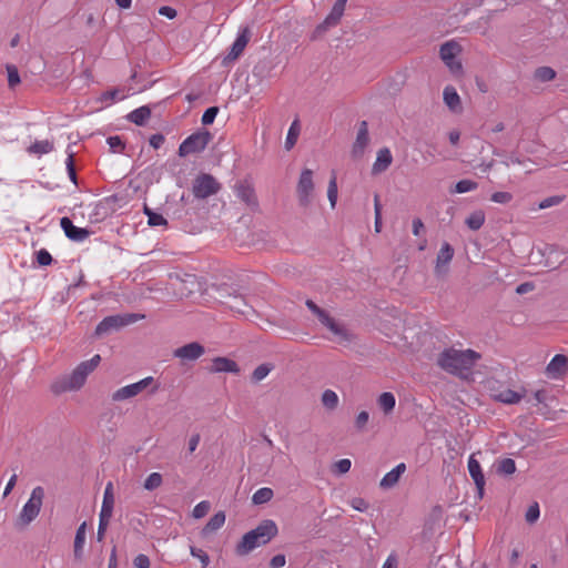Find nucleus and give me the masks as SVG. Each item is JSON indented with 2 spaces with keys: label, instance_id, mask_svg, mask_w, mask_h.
I'll use <instances>...</instances> for the list:
<instances>
[{
  "label": "nucleus",
  "instance_id": "nucleus-11",
  "mask_svg": "<svg viewBox=\"0 0 568 568\" xmlns=\"http://www.w3.org/2000/svg\"><path fill=\"white\" fill-rule=\"evenodd\" d=\"M42 506V499H28L17 519V526L20 528L27 527L32 520L37 518Z\"/></svg>",
  "mask_w": 568,
  "mask_h": 568
},
{
  "label": "nucleus",
  "instance_id": "nucleus-20",
  "mask_svg": "<svg viewBox=\"0 0 568 568\" xmlns=\"http://www.w3.org/2000/svg\"><path fill=\"white\" fill-rule=\"evenodd\" d=\"M393 162V155L388 148H382L377 151L376 160L372 166L373 174H381L385 172Z\"/></svg>",
  "mask_w": 568,
  "mask_h": 568
},
{
  "label": "nucleus",
  "instance_id": "nucleus-1",
  "mask_svg": "<svg viewBox=\"0 0 568 568\" xmlns=\"http://www.w3.org/2000/svg\"><path fill=\"white\" fill-rule=\"evenodd\" d=\"M480 357V354L473 349H457L450 347L439 354L437 364L442 369L452 375L467 378Z\"/></svg>",
  "mask_w": 568,
  "mask_h": 568
},
{
  "label": "nucleus",
  "instance_id": "nucleus-16",
  "mask_svg": "<svg viewBox=\"0 0 568 568\" xmlns=\"http://www.w3.org/2000/svg\"><path fill=\"white\" fill-rule=\"evenodd\" d=\"M568 371V358L562 354L552 357L546 367V373L550 378L557 379L562 377Z\"/></svg>",
  "mask_w": 568,
  "mask_h": 568
},
{
  "label": "nucleus",
  "instance_id": "nucleus-19",
  "mask_svg": "<svg viewBox=\"0 0 568 568\" xmlns=\"http://www.w3.org/2000/svg\"><path fill=\"white\" fill-rule=\"evenodd\" d=\"M123 326H125V322L122 320V315L106 316L97 325L95 334L101 336Z\"/></svg>",
  "mask_w": 568,
  "mask_h": 568
},
{
  "label": "nucleus",
  "instance_id": "nucleus-25",
  "mask_svg": "<svg viewBox=\"0 0 568 568\" xmlns=\"http://www.w3.org/2000/svg\"><path fill=\"white\" fill-rule=\"evenodd\" d=\"M493 469L499 476H510L516 471V463L511 458H499L494 462Z\"/></svg>",
  "mask_w": 568,
  "mask_h": 568
},
{
  "label": "nucleus",
  "instance_id": "nucleus-14",
  "mask_svg": "<svg viewBox=\"0 0 568 568\" xmlns=\"http://www.w3.org/2000/svg\"><path fill=\"white\" fill-rule=\"evenodd\" d=\"M60 226L64 231L65 236L74 242H83L91 234L89 230L73 225L72 221L67 216L60 220Z\"/></svg>",
  "mask_w": 568,
  "mask_h": 568
},
{
  "label": "nucleus",
  "instance_id": "nucleus-55",
  "mask_svg": "<svg viewBox=\"0 0 568 568\" xmlns=\"http://www.w3.org/2000/svg\"><path fill=\"white\" fill-rule=\"evenodd\" d=\"M307 308L321 321L327 313L325 310L318 307L312 300L306 301Z\"/></svg>",
  "mask_w": 568,
  "mask_h": 568
},
{
  "label": "nucleus",
  "instance_id": "nucleus-63",
  "mask_svg": "<svg viewBox=\"0 0 568 568\" xmlns=\"http://www.w3.org/2000/svg\"><path fill=\"white\" fill-rule=\"evenodd\" d=\"M159 14L166 17L168 19H174L176 17V10L169 6H163L159 9Z\"/></svg>",
  "mask_w": 568,
  "mask_h": 568
},
{
  "label": "nucleus",
  "instance_id": "nucleus-53",
  "mask_svg": "<svg viewBox=\"0 0 568 568\" xmlns=\"http://www.w3.org/2000/svg\"><path fill=\"white\" fill-rule=\"evenodd\" d=\"M561 202H562V196H559V195L549 196V197L544 199L539 203V209L545 210V209L558 205Z\"/></svg>",
  "mask_w": 568,
  "mask_h": 568
},
{
  "label": "nucleus",
  "instance_id": "nucleus-40",
  "mask_svg": "<svg viewBox=\"0 0 568 568\" xmlns=\"http://www.w3.org/2000/svg\"><path fill=\"white\" fill-rule=\"evenodd\" d=\"M556 77V72L550 67H540L535 72V78L541 82H548L554 80Z\"/></svg>",
  "mask_w": 568,
  "mask_h": 568
},
{
  "label": "nucleus",
  "instance_id": "nucleus-31",
  "mask_svg": "<svg viewBox=\"0 0 568 568\" xmlns=\"http://www.w3.org/2000/svg\"><path fill=\"white\" fill-rule=\"evenodd\" d=\"M523 396L524 395L521 393H518V392L507 388V389L500 390L495 397L497 400H499L504 404H516V403L520 402Z\"/></svg>",
  "mask_w": 568,
  "mask_h": 568
},
{
  "label": "nucleus",
  "instance_id": "nucleus-54",
  "mask_svg": "<svg viewBox=\"0 0 568 568\" xmlns=\"http://www.w3.org/2000/svg\"><path fill=\"white\" fill-rule=\"evenodd\" d=\"M347 503L358 511H366L369 508L367 499H347Z\"/></svg>",
  "mask_w": 568,
  "mask_h": 568
},
{
  "label": "nucleus",
  "instance_id": "nucleus-35",
  "mask_svg": "<svg viewBox=\"0 0 568 568\" xmlns=\"http://www.w3.org/2000/svg\"><path fill=\"white\" fill-rule=\"evenodd\" d=\"M298 134H300V125H298V121L295 120L291 124L287 135H286V140H285V149L286 150H291L295 145Z\"/></svg>",
  "mask_w": 568,
  "mask_h": 568
},
{
  "label": "nucleus",
  "instance_id": "nucleus-38",
  "mask_svg": "<svg viewBox=\"0 0 568 568\" xmlns=\"http://www.w3.org/2000/svg\"><path fill=\"white\" fill-rule=\"evenodd\" d=\"M144 213L146 214L148 223L151 226H162L168 223L162 214L153 212L148 206L144 207Z\"/></svg>",
  "mask_w": 568,
  "mask_h": 568
},
{
  "label": "nucleus",
  "instance_id": "nucleus-17",
  "mask_svg": "<svg viewBox=\"0 0 568 568\" xmlns=\"http://www.w3.org/2000/svg\"><path fill=\"white\" fill-rule=\"evenodd\" d=\"M369 143L368 124L366 121L359 122L356 140L353 144L352 154L355 158L362 156Z\"/></svg>",
  "mask_w": 568,
  "mask_h": 568
},
{
  "label": "nucleus",
  "instance_id": "nucleus-48",
  "mask_svg": "<svg viewBox=\"0 0 568 568\" xmlns=\"http://www.w3.org/2000/svg\"><path fill=\"white\" fill-rule=\"evenodd\" d=\"M271 372V367L266 364H262V365H258L254 371H253V374H252V378L255 381V382H261L262 379H264Z\"/></svg>",
  "mask_w": 568,
  "mask_h": 568
},
{
  "label": "nucleus",
  "instance_id": "nucleus-49",
  "mask_svg": "<svg viewBox=\"0 0 568 568\" xmlns=\"http://www.w3.org/2000/svg\"><path fill=\"white\" fill-rule=\"evenodd\" d=\"M217 113H219L217 106H211V108L206 109L201 119L202 124H204V125L212 124L214 122Z\"/></svg>",
  "mask_w": 568,
  "mask_h": 568
},
{
  "label": "nucleus",
  "instance_id": "nucleus-15",
  "mask_svg": "<svg viewBox=\"0 0 568 568\" xmlns=\"http://www.w3.org/2000/svg\"><path fill=\"white\" fill-rule=\"evenodd\" d=\"M468 500L463 499L458 505H449L452 509V517H459L465 521H468L473 518V516H477L478 511L481 509V506H477L476 500L474 499V504H471V509L468 508Z\"/></svg>",
  "mask_w": 568,
  "mask_h": 568
},
{
  "label": "nucleus",
  "instance_id": "nucleus-45",
  "mask_svg": "<svg viewBox=\"0 0 568 568\" xmlns=\"http://www.w3.org/2000/svg\"><path fill=\"white\" fill-rule=\"evenodd\" d=\"M352 462L348 458H343L333 465V471L343 475L349 471Z\"/></svg>",
  "mask_w": 568,
  "mask_h": 568
},
{
  "label": "nucleus",
  "instance_id": "nucleus-18",
  "mask_svg": "<svg viewBox=\"0 0 568 568\" xmlns=\"http://www.w3.org/2000/svg\"><path fill=\"white\" fill-rule=\"evenodd\" d=\"M454 250L448 243H444L436 257L435 274L443 276L447 273V266L453 260Z\"/></svg>",
  "mask_w": 568,
  "mask_h": 568
},
{
  "label": "nucleus",
  "instance_id": "nucleus-43",
  "mask_svg": "<svg viewBox=\"0 0 568 568\" xmlns=\"http://www.w3.org/2000/svg\"><path fill=\"white\" fill-rule=\"evenodd\" d=\"M539 514H540L539 505H538V503L535 501L527 509V511L525 514V519L528 524H534L539 518Z\"/></svg>",
  "mask_w": 568,
  "mask_h": 568
},
{
  "label": "nucleus",
  "instance_id": "nucleus-61",
  "mask_svg": "<svg viewBox=\"0 0 568 568\" xmlns=\"http://www.w3.org/2000/svg\"><path fill=\"white\" fill-rule=\"evenodd\" d=\"M286 564V558L284 555L282 554H278V555H275L271 561H270V566L271 568H282L284 567Z\"/></svg>",
  "mask_w": 568,
  "mask_h": 568
},
{
  "label": "nucleus",
  "instance_id": "nucleus-29",
  "mask_svg": "<svg viewBox=\"0 0 568 568\" xmlns=\"http://www.w3.org/2000/svg\"><path fill=\"white\" fill-rule=\"evenodd\" d=\"M225 523L224 511H217L213 517L210 518L207 524L204 526L203 535H209L219 530Z\"/></svg>",
  "mask_w": 568,
  "mask_h": 568
},
{
  "label": "nucleus",
  "instance_id": "nucleus-10",
  "mask_svg": "<svg viewBox=\"0 0 568 568\" xmlns=\"http://www.w3.org/2000/svg\"><path fill=\"white\" fill-rule=\"evenodd\" d=\"M251 38V30L248 27H242L239 30L237 37L231 45L230 52L224 58L223 63L227 64L230 62H234L240 58L243 53L245 47L247 45Z\"/></svg>",
  "mask_w": 568,
  "mask_h": 568
},
{
  "label": "nucleus",
  "instance_id": "nucleus-37",
  "mask_svg": "<svg viewBox=\"0 0 568 568\" xmlns=\"http://www.w3.org/2000/svg\"><path fill=\"white\" fill-rule=\"evenodd\" d=\"M478 187L477 182L471 180H460L455 184L454 190H450L452 193H467L475 191Z\"/></svg>",
  "mask_w": 568,
  "mask_h": 568
},
{
  "label": "nucleus",
  "instance_id": "nucleus-32",
  "mask_svg": "<svg viewBox=\"0 0 568 568\" xmlns=\"http://www.w3.org/2000/svg\"><path fill=\"white\" fill-rule=\"evenodd\" d=\"M465 223L470 230L477 231L485 223V213L481 210H477L469 214Z\"/></svg>",
  "mask_w": 568,
  "mask_h": 568
},
{
  "label": "nucleus",
  "instance_id": "nucleus-21",
  "mask_svg": "<svg viewBox=\"0 0 568 568\" xmlns=\"http://www.w3.org/2000/svg\"><path fill=\"white\" fill-rule=\"evenodd\" d=\"M320 322L335 336H337L339 341L351 339L348 331L342 324L337 323L333 317H331L328 313H326Z\"/></svg>",
  "mask_w": 568,
  "mask_h": 568
},
{
  "label": "nucleus",
  "instance_id": "nucleus-23",
  "mask_svg": "<svg viewBox=\"0 0 568 568\" xmlns=\"http://www.w3.org/2000/svg\"><path fill=\"white\" fill-rule=\"evenodd\" d=\"M406 465L404 463L398 464L395 466L390 471H388L381 480L379 485L382 488H392L394 487L400 476L405 473Z\"/></svg>",
  "mask_w": 568,
  "mask_h": 568
},
{
  "label": "nucleus",
  "instance_id": "nucleus-2",
  "mask_svg": "<svg viewBox=\"0 0 568 568\" xmlns=\"http://www.w3.org/2000/svg\"><path fill=\"white\" fill-rule=\"evenodd\" d=\"M278 534L277 525L272 519L262 520L254 529L243 535L235 546L237 556H246L254 549L267 545Z\"/></svg>",
  "mask_w": 568,
  "mask_h": 568
},
{
  "label": "nucleus",
  "instance_id": "nucleus-12",
  "mask_svg": "<svg viewBox=\"0 0 568 568\" xmlns=\"http://www.w3.org/2000/svg\"><path fill=\"white\" fill-rule=\"evenodd\" d=\"M234 193L236 197L245 203L247 206L255 209L258 206V201L255 190L247 181H240L234 185Z\"/></svg>",
  "mask_w": 568,
  "mask_h": 568
},
{
  "label": "nucleus",
  "instance_id": "nucleus-3",
  "mask_svg": "<svg viewBox=\"0 0 568 568\" xmlns=\"http://www.w3.org/2000/svg\"><path fill=\"white\" fill-rule=\"evenodd\" d=\"M100 362L101 356L98 354L89 361L81 362L70 375L54 382L52 390L60 394L80 389L84 385L88 375L99 366Z\"/></svg>",
  "mask_w": 568,
  "mask_h": 568
},
{
  "label": "nucleus",
  "instance_id": "nucleus-60",
  "mask_svg": "<svg viewBox=\"0 0 568 568\" xmlns=\"http://www.w3.org/2000/svg\"><path fill=\"white\" fill-rule=\"evenodd\" d=\"M133 565L136 568H149L150 567V559L146 555L140 554L138 555L134 560Z\"/></svg>",
  "mask_w": 568,
  "mask_h": 568
},
{
  "label": "nucleus",
  "instance_id": "nucleus-39",
  "mask_svg": "<svg viewBox=\"0 0 568 568\" xmlns=\"http://www.w3.org/2000/svg\"><path fill=\"white\" fill-rule=\"evenodd\" d=\"M337 194H338V190H337L336 175H335V173H333V175L328 182V187H327V197H328L332 209H334L336 205Z\"/></svg>",
  "mask_w": 568,
  "mask_h": 568
},
{
  "label": "nucleus",
  "instance_id": "nucleus-7",
  "mask_svg": "<svg viewBox=\"0 0 568 568\" xmlns=\"http://www.w3.org/2000/svg\"><path fill=\"white\" fill-rule=\"evenodd\" d=\"M154 383V378L152 376H148L136 383L123 386L119 389H116L111 398L113 402H122L130 399L132 397L138 396L140 393H142L144 389L150 387Z\"/></svg>",
  "mask_w": 568,
  "mask_h": 568
},
{
  "label": "nucleus",
  "instance_id": "nucleus-64",
  "mask_svg": "<svg viewBox=\"0 0 568 568\" xmlns=\"http://www.w3.org/2000/svg\"><path fill=\"white\" fill-rule=\"evenodd\" d=\"M398 561L396 556L389 555L385 562L383 564L382 568H397Z\"/></svg>",
  "mask_w": 568,
  "mask_h": 568
},
{
  "label": "nucleus",
  "instance_id": "nucleus-30",
  "mask_svg": "<svg viewBox=\"0 0 568 568\" xmlns=\"http://www.w3.org/2000/svg\"><path fill=\"white\" fill-rule=\"evenodd\" d=\"M346 2L347 0H336L331 13L327 16L325 20V23L336 24L344 13Z\"/></svg>",
  "mask_w": 568,
  "mask_h": 568
},
{
  "label": "nucleus",
  "instance_id": "nucleus-6",
  "mask_svg": "<svg viewBox=\"0 0 568 568\" xmlns=\"http://www.w3.org/2000/svg\"><path fill=\"white\" fill-rule=\"evenodd\" d=\"M220 190L221 184L211 174L202 173L193 181L192 192L196 199H207L215 195Z\"/></svg>",
  "mask_w": 568,
  "mask_h": 568
},
{
  "label": "nucleus",
  "instance_id": "nucleus-5",
  "mask_svg": "<svg viewBox=\"0 0 568 568\" xmlns=\"http://www.w3.org/2000/svg\"><path fill=\"white\" fill-rule=\"evenodd\" d=\"M314 181H313V171L310 169H304L301 172L298 183L296 186V194L298 199V203L303 207H308L314 199Z\"/></svg>",
  "mask_w": 568,
  "mask_h": 568
},
{
  "label": "nucleus",
  "instance_id": "nucleus-9",
  "mask_svg": "<svg viewBox=\"0 0 568 568\" xmlns=\"http://www.w3.org/2000/svg\"><path fill=\"white\" fill-rule=\"evenodd\" d=\"M477 455H481V453L480 452L473 453L469 456L468 462H467V468H468L469 476L471 477V479L476 486L478 497H484L486 479H485V475L483 473L480 463L476 458Z\"/></svg>",
  "mask_w": 568,
  "mask_h": 568
},
{
  "label": "nucleus",
  "instance_id": "nucleus-58",
  "mask_svg": "<svg viewBox=\"0 0 568 568\" xmlns=\"http://www.w3.org/2000/svg\"><path fill=\"white\" fill-rule=\"evenodd\" d=\"M233 302L234 303H229L230 308L241 314H245V311L241 306H247L246 302L241 296H234Z\"/></svg>",
  "mask_w": 568,
  "mask_h": 568
},
{
  "label": "nucleus",
  "instance_id": "nucleus-34",
  "mask_svg": "<svg viewBox=\"0 0 568 568\" xmlns=\"http://www.w3.org/2000/svg\"><path fill=\"white\" fill-rule=\"evenodd\" d=\"M53 150V144L48 140L36 141L30 145L29 152L38 155L47 154Z\"/></svg>",
  "mask_w": 568,
  "mask_h": 568
},
{
  "label": "nucleus",
  "instance_id": "nucleus-42",
  "mask_svg": "<svg viewBox=\"0 0 568 568\" xmlns=\"http://www.w3.org/2000/svg\"><path fill=\"white\" fill-rule=\"evenodd\" d=\"M106 206L103 203H97L93 207L92 214H90V220L94 222L102 221L106 216Z\"/></svg>",
  "mask_w": 568,
  "mask_h": 568
},
{
  "label": "nucleus",
  "instance_id": "nucleus-56",
  "mask_svg": "<svg viewBox=\"0 0 568 568\" xmlns=\"http://www.w3.org/2000/svg\"><path fill=\"white\" fill-rule=\"evenodd\" d=\"M65 165H67V170H68V174H69V178L70 180L73 182V183H77V174H75V168H74V160H73V154H69L67 161H65Z\"/></svg>",
  "mask_w": 568,
  "mask_h": 568
},
{
  "label": "nucleus",
  "instance_id": "nucleus-26",
  "mask_svg": "<svg viewBox=\"0 0 568 568\" xmlns=\"http://www.w3.org/2000/svg\"><path fill=\"white\" fill-rule=\"evenodd\" d=\"M150 116L151 109L148 105H143L131 111L128 114L126 119L136 125H144L145 122L150 119Z\"/></svg>",
  "mask_w": 568,
  "mask_h": 568
},
{
  "label": "nucleus",
  "instance_id": "nucleus-4",
  "mask_svg": "<svg viewBox=\"0 0 568 568\" xmlns=\"http://www.w3.org/2000/svg\"><path fill=\"white\" fill-rule=\"evenodd\" d=\"M212 139V134L206 131H197L187 136L179 146V154L186 156L189 154L203 151Z\"/></svg>",
  "mask_w": 568,
  "mask_h": 568
},
{
  "label": "nucleus",
  "instance_id": "nucleus-36",
  "mask_svg": "<svg viewBox=\"0 0 568 568\" xmlns=\"http://www.w3.org/2000/svg\"><path fill=\"white\" fill-rule=\"evenodd\" d=\"M114 500L115 499H103L99 521H101V523L104 521V523L109 524V521L112 517V514H113Z\"/></svg>",
  "mask_w": 568,
  "mask_h": 568
},
{
  "label": "nucleus",
  "instance_id": "nucleus-62",
  "mask_svg": "<svg viewBox=\"0 0 568 568\" xmlns=\"http://www.w3.org/2000/svg\"><path fill=\"white\" fill-rule=\"evenodd\" d=\"M164 136L160 133L151 135L149 143L154 149H160L164 143Z\"/></svg>",
  "mask_w": 568,
  "mask_h": 568
},
{
  "label": "nucleus",
  "instance_id": "nucleus-47",
  "mask_svg": "<svg viewBox=\"0 0 568 568\" xmlns=\"http://www.w3.org/2000/svg\"><path fill=\"white\" fill-rule=\"evenodd\" d=\"M7 72L9 87L14 88L20 83V75L18 69L14 65H7Z\"/></svg>",
  "mask_w": 568,
  "mask_h": 568
},
{
  "label": "nucleus",
  "instance_id": "nucleus-44",
  "mask_svg": "<svg viewBox=\"0 0 568 568\" xmlns=\"http://www.w3.org/2000/svg\"><path fill=\"white\" fill-rule=\"evenodd\" d=\"M211 509V504L207 500H202L193 509V517L199 519L204 517Z\"/></svg>",
  "mask_w": 568,
  "mask_h": 568
},
{
  "label": "nucleus",
  "instance_id": "nucleus-59",
  "mask_svg": "<svg viewBox=\"0 0 568 568\" xmlns=\"http://www.w3.org/2000/svg\"><path fill=\"white\" fill-rule=\"evenodd\" d=\"M124 98H125V95L120 94V91L118 89L106 91L102 94V100H104V101H106V100H111V101L123 100Z\"/></svg>",
  "mask_w": 568,
  "mask_h": 568
},
{
  "label": "nucleus",
  "instance_id": "nucleus-24",
  "mask_svg": "<svg viewBox=\"0 0 568 568\" xmlns=\"http://www.w3.org/2000/svg\"><path fill=\"white\" fill-rule=\"evenodd\" d=\"M443 99H444L445 104L449 108L450 111L458 112L462 110L460 98L454 87L447 85L444 89Z\"/></svg>",
  "mask_w": 568,
  "mask_h": 568
},
{
  "label": "nucleus",
  "instance_id": "nucleus-27",
  "mask_svg": "<svg viewBox=\"0 0 568 568\" xmlns=\"http://www.w3.org/2000/svg\"><path fill=\"white\" fill-rule=\"evenodd\" d=\"M85 530H87V523L84 521L78 527L77 532H75L73 551H74V557L77 559H80L83 554V546L85 542Z\"/></svg>",
  "mask_w": 568,
  "mask_h": 568
},
{
  "label": "nucleus",
  "instance_id": "nucleus-41",
  "mask_svg": "<svg viewBox=\"0 0 568 568\" xmlns=\"http://www.w3.org/2000/svg\"><path fill=\"white\" fill-rule=\"evenodd\" d=\"M162 484V476L159 473H152L150 474L145 481H144V488L148 490H153L158 488Z\"/></svg>",
  "mask_w": 568,
  "mask_h": 568
},
{
  "label": "nucleus",
  "instance_id": "nucleus-57",
  "mask_svg": "<svg viewBox=\"0 0 568 568\" xmlns=\"http://www.w3.org/2000/svg\"><path fill=\"white\" fill-rule=\"evenodd\" d=\"M368 418H369V415L366 410L358 413V415L355 418L356 428L359 430L364 429L368 422Z\"/></svg>",
  "mask_w": 568,
  "mask_h": 568
},
{
  "label": "nucleus",
  "instance_id": "nucleus-51",
  "mask_svg": "<svg viewBox=\"0 0 568 568\" xmlns=\"http://www.w3.org/2000/svg\"><path fill=\"white\" fill-rule=\"evenodd\" d=\"M106 142L113 152H121L124 149V143L118 135L109 136Z\"/></svg>",
  "mask_w": 568,
  "mask_h": 568
},
{
  "label": "nucleus",
  "instance_id": "nucleus-28",
  "mask_svg": "<svg viewBox=\"0 0 568 568\" xmlns=\"http://www.w3.org/2000/svg\"><path fill=\"white\" fill-rule=\"evenodd\" d=\"M377 404L384 414H390L396 405V398L393 393L384 392L377 398Z\"/></svg>",
  "mask_w": 568,
  "mask_h": 568
},
{
  "label": "nucleus",
  "instance_id": "nucleus-13",
  "mask_svg": "<svg viewBox=\"0 0 568 568\" xmlns=\"http://www.w3.org/2000/svg\"><path fill=\"white\" fill-rule=\"evenodd\" d=\"M205 353V348L197 342L185 344L173 351V356L183 362H193Z\"/></svg>",
  "mask_w": 568,
  "mask_h": 568
},
{
  "label": "nucleus",
  "instance_id": "nucleus-50",
  "mask_svg": "<svg viewBox=\"0 0 568 568\" xmlns=\"http://www.w3.org/2000/svg\"><path fill=\"white\" fill-rule=\"evenodd\" d=\"M490 200L495 203L507 204L513 200V194L509 192H495L491 194Z\"/></svg>",
  "mask_w": 568,
  "mask_h": 568
},
{
  "label": "nucleus",
  "instance_id": "nucleus-52",
  "mask_svg": "<svg viewBox=\"0 0 568 568\" xmlns=\"http://www.w3.org/2000/svg\"><path fill=\"white\" fill-rule=\"evenodd\" d=\"M37 262L41 266H48L52 263V256L45 248H41L37 252Z\"/></svg>",
  "mask_w": 568,
  "mask_h": 568
},
{
  "label": "nucleus",
  "instance_id": "nucleus-8",
  "mask_svg": "<svg viewBox=\"0 0 568 568\" xmlns=\"http://www.w3.org/2000/svg\"><path fill=\"white\" fill-rule=\"evenodd\" d=\"M460 52V45L450 40L440 45L439 54L444 63L453 73L462 72V63L456 60V55Z\"/></svg>",
  "mask_w": 568,
  "mask_h": 568
},
{
  "label": "nucleus",
  "instance_id": "nucleus-33",
  "mask_svg": "<svg viewBox=\"0 0 568 568\" xmlns=\"http://www.w3.org/2000/svg\"><path fill=\"white\" fill-rule=\"evenodd\" d=\"M321 400L323 406L329 410L336 409L339 403L337 394L332 389H325L322 394Z\"/></svg>",
  "mask_w": 568,
  "mask_h": 568
},
{
  "label": "nucleus",
  "instance_id": "nucleus-22",
  "mask_svg": "<svg viewBox=\"0 0 568 568\" xmlns=\"http://www.w3.org/2000/svg\"><path fill=\"white\" fill-rule=\"evenodd\" d=\"M211 372L214 373H235L240 372L239 365L227 357H215L212 361Z\"/></svg>",
  "mask_w": 568,
  "mask_h": 568
},
{
  "label": "nucleus",
  "instance_id": "nucleus-46",
  "mask_svg": "<svg viewBox=\"0 0 568 568\" xmlns=\"http://www.w3.org/2000/svg\"><path fill=\"white\" fill-rule=\"evenodd\" d=\"M190 552L194 558L200 559L203 568H205L210 564V557L203 549L191 546Z\"/></svg>",
  "mask_w": 568,
  "mask_h": 568
}]
</instances>
